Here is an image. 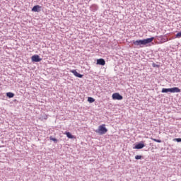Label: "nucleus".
<instances>
[{
  "label": "nucleus",
  "mask_w": 181,
  "mask_h": 181,
  "mask_svg": "<svg viewBox=\"0 0 181 181\" xmlns=\"http://www.w3.org/2000/svg\"><path fill=\"white\" fill-rule=\"evenodd\" d=\"M174 141H176V142H181V138L175 139Z\"/></svg>",
  "instance_id": "nucleus-17"
},
{
  "label": "nucleus",
  "mask_w": 181,
  "mask_h": 181,
  "mask_svg": "<svg viewBox=\"0 0 181 181\" xmlns=\"http://www.w3.org/2000/svg\"><path fill=\"white\" fill-rule=\"evenodd\" d=\"M161 93H180V89L177 87H174L171 88H163Z\"/></svg>",
  "instance_id": "nucleus-3"
},
{
  "label": "nucleus",
  "mask_w": 181,
  "mask_h": 181,
  "mask_svg": "<svg viewBox=\"0 0 181 181\" xmlns=\"http://www.w3.org/2000/svg\"><path fill=\"white\" fill-rule=\"evenodd\" d=\"M97 64H100V66H105V60H104V59H99L97 60Z\"/></svg>",
  "instance_id": "nucleus-7"
},
{
  "label": "nucleus",
  "mask_w": 181,
  "mask_h": 181,
  "mask_svg": "<svg viewBox=\"0 0 181 181\" xmlns=\"http://www.w3.org/2000/svg\"><path fill=\"white\" fill-rule=\"evenodd\" d=\"M71 73L74 74L75 77H78V78H83V75L80 74L76 69L71 70Z\"/></svg>",
  "instance_id": "nucleus-6"
},
{
  "label": "nucleus",
  "mask_w": 181,
  "mask_h": 181,
  "mask_svg": "<svg viewBox=\"0 0 181 181\" xmlns=\"http://www.w3.org/2000/svg\"><path fill=\"white\" fill-rule=\"evenodd\" d=\"M135 159H136V160H138L139 159H142V156H136Z\"/></svg>",
  "instance_id": "nucleus-15"
},
{
  "label": "nucleus",
  "mask_w": 181,
  "mask_h": 181,
  "mask_svg": "<svg viewBox=\"0 0 181 181\" xmlns=\"http://www.w3.org/2000/svg\"><path fill=\"white\" fill-rule=\"evenodd\" d=\"M31 60L32 62H35L36 63H38L39 62H42V59L40 58V57H39V55H33L31 57Z\"/></svg>",
  "instance_id": "nucleus-5"
},
{
  "label": "nucleus",
  "mask_w": 181,
  "mask_h": 181,
  "mask_svg": "<svg viewBox=\"0 0 181 181\" xmlns=\"http://www.w3.org/2000/svg\"><path fill=\"white\" fill-rule=\"evenodd\" d=\"M142 148H145V144L139 143L135 146L134 149H142Z\"/></svg>",
  "instance_id": "nucleus-8"
},
{
  "label": "nucleus",
  "mask_w": 181,
  "mask_h": 181,
  "mask_svg": "<svg viewBox=\"0 0 181 181\" xmlns=\"http://www.w3.org/2000/svg\"><path fill=\"white\" fill-rule=\"evenodd\" d=\"M39 9H40V6L39 5L34 6L32 8L33 12H39Z\"/></svg>",
  "instance_id": "nucleus-9"
},
{
  "label": "nucleus",
  "mask_w": 181,
  "mask_h": 181,
  "mask_svg": "<svg viewBox=\"0 0 181 181\" xmlns=\"http://www.w3.org/2000/svg\"><path fill=\"white\" fill-rule=\"evenodd\" d=\"M88 103H94V101H95V100L91 97H89L88 98Z\"/></svg>",
  "instance_id": "nucleus-12"
},
{
  "label": "nucleus",
  "mask_w": 181,
  "mask_h": 181,
  "mask_svg": "<svg viewBox=\"0 0 181 181\" xmlns=\"http://www.w3.org/2000/svg\"><path fill=\"white\" fill-rule=\"evenodd\" d=\"M112 100H122V98H123L122 95H121L119 93H113V94H112Z\"/></svg>",
  "instance_id": "nucleus-4"
},
{
  "label": "nucleus",
  "mask_w": 181,
  "mask_h": 181,
  "mask_svg": "<svg viewBox=\"0 0 181 181\" xmlns=\"http://www.w3.org/2000/svg\"><path fill=\"white\" fill-rule=\"evenodd\" d=\"M153 39H155V37H152L151 38H147L144 40H133L132 43L134 45V46L144 47V46L148 45V43H152V42H153Z\"/></svg>",
  "instance_id": "nucleus-1"
},
{
  "label": "nucleus",
  "mask_w": 181,
  "mask_h": 181,
  "mask_svg": "<svg viewBox=\"0 0 181 181\" xmlns=\"http://www.w3.org/2000/svg\"><path fill=\"white\" fill-rule=\"evenodd\" d=\"M175 37L177 39H180L181 37V32H179L178 33L176 34Z\"/></svg>",
  "instance_id": "nucleus-14"
},
{
  "label": "nucleus",
  "mask_w": 181,
  "mask_h": 181,
  "mask_svg": "<svg viewBox=\"0 0 181 181\" xmlns=\"http://www.w3.org/2000/svg\"><path fill=\"white\" fill-rule=\"evenodd\" d=\"M6 96L8 97V98H13L15 97V94L11 92H8L6 93Z\"/></svg>",
  "instance_id": "nucleus-11"
},
{
  "label": "nucleus",
  "mask_w": 181,
  "mask_h": 181,
  "mask_svg": "<svg viewBox=\"0 0 181 181\" xmlns=\"http://www.w3.org/2000/svg\"><path fill=\"white\" fill-rule=\"evenodd\" d=\"M95 132L99 134V135H104L108 132V129L105 128V124H102L98 127V129L95 130Z\"/></svg>",
  "instance_id": "nucleus-2"
},
{
  "label": "nucleus",
  "mask_w": 181,
  "mask_h": 181,
  "mask_svg": "<svg viewBox=\"0 0 181 181\" xmlns=\"http://www.w3.org/2000/svg\"><path fill=\"white\" fill-rule=\"evenodd\" d=\"M151 139L152 141H154V142H158V144H160V142H162V140H160V139H156L153 138H152Z\"/></svg>",
  "instance_id": "nucleus-13"
},
{
  "label": "nucleus",
  "mask_w": 181,
  "mask_h": 181,
  "mask_svg": "<svg viewBox=\"0 0 181 181\" xmlns=\"http://www.w3.org/2000/svg\"><path fill=\"white\" fill-rule=\"evenodd\" d=\"M65 135H66L67 138H69V139H73L74 138V136L71 134L69 132H66Z\"/></svg>",
  "instance_id": "nucleus-10"
},
{
  "label": "nucleus",
  "mask_w": 181,
  "mask_h": 181,
  "mask_svg": "<svg viewBox=\"0 0 181 181\" xmlns=\"http://www.w3.org/2000/svg\"><path fill=\"white\" fill-rule=\"evenodd\" d=\"M50 141H53L54 142H57V139L53 138V137H50Z\"/></svg>",
  "instance_id": "nucleus-16"
}]
</instances>
